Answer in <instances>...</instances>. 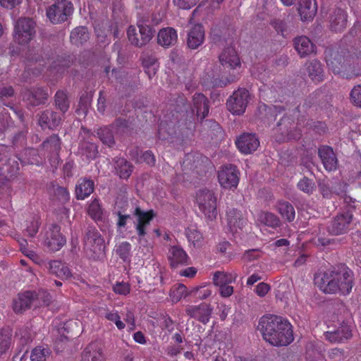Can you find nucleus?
<instances>
[{"mask_svg":"<svg viewBox=\"0 0 361 361\" xmlns=\"http://www.w3.org/2000/svg\"><path fill=\"white\" fill-rule=\"evenodd\" d=\"M354 274L348 267L333 268L315 274L314 283L325 294L349 295L354 286Z\"/></svg>","mask_w":361,"mask_h":361,"instance_id":"1","label":"nucleus"},{"mask_svg":"<svg viewBox=\"0 0 361 361\" xmlns=\"http://www.w3.org/2000/svg\"><path fill=\"white\" fill-rule=\"evenodd\" d=\"M257 328L264 340L273 346H287L294 340L291 324L281 316L264 315L260 318Z\"/></svg>","mask_w":361,"mask_h":361,"instance_id":"2","label":"nucleus"},{"mask_svg":"<svg viewBox=\"0 0 361 361\" xmlns=\"http://www.w3.org/2000/svg\"><path fill=\"white\" fill-rule=\"evenodd\" d=\"M104 240L98 230L89 226L84 238V250L90 259L98 260L105 254Z\"/></svg>","mask_w":361,"mask_h":361,"instance_id":"3","label":"nucleus"},{"mask_svg":"<svg viewBox=\"0 0 361 361\" xmlns=\"http://www.w3.org/2000/svg\"><path fill=\"white\" fill-rule=\"evenodd\" d=\"M74 7L69 0H56L46 9V16L54 25L68 20L73 15Z\"/></svg>","mask_w":361,"mask_h":361,"instance_id":"4","label":"nucleus"},{"mask_svg":"<svg viewBox=\"0 0 361 361\" xmlns=\"http://www.w3.org/2000/svg\"><path fill=\"white\" fill-rule=\"evenodd\" d=\"M216 202L217 198L212 190L204 188L196 193V203L208 220H214L217 216Z\"/></svg>","mask_w":361,"mask_h":361,"instance_id":"5","label":"nucleus"},{"mask_svg":"<svg viewBox=\"0 0 361 361\" xmlns=\"http://www.w3.org/2000/svg\"><path fill=\"white\" fill-rule=\"evenodd\" d=\"M36 34V22L31 18L22 17L16 23L13 37L19 44H27Z\"/></svg>","mask_w":361,"mask_h":361,"instance_id":"6","label":"nucleus"},{"mask_svg":"<svg viewBox=\"0 0 361 361\" xmlns=\"http://www.w3.org/2000/svg\"><path fill=\"white\" fill-rule=\"evenodd\" d=\"M219 185L225 190H234L240 180V171L233 164H226L220 167L217 173Z\"/></svg>","mask_w":361,"mask_h":361,"instance_id":"7","label":"nucleus"},{"mask_svg":"<svg viewBox=\"0 0 361 361\" xmlns=\"http://www.w3.org/2000/svg\"><path fill=\"white\" fill-rule=\"evenodd\" d=\"M305 120L303 118L298 119L295 124L293 121L286 116L278 123L279 130L281 131L283 136L282 140H300L302 136V130L300 127L304 125Z\"/></svg>","mask_w":361,"mask_h":361,"instance_id":"8","label":"nucleus"},{"mask_svg":"<svg viewBox=\"0 0 361 361\" xmlns=\"http://www.w3.org/2000/svg\"><path fill=\"white\" fill-rule=\"evenodd\" d=\"M44 243L52 252L59 251L66 243V238L61 233V227L56 224L48 226L44 232Z\"/></svg>","mask_w":361,"mask_h":361,"instance_id":"9","label":"nucleus"},{"mask_svg":"<svg viewBox=\"0 0 361 361\" xmlns=\"http://www.w3.org/2000/svg\"><path fill=\"white\" fill-rule=\"evenodd\" d=\"M140 38H135V27L130 25L127 30V35L131 44L142 47L150 42L154 35L155 30L150 25L146 24L138 25Z\"/></svg>","mask_w":361,"mask_h":361,"instance_id":"10","label":"nucleus"},{"mask_svg":"<svg viewBox=\"0 0 361 361\" xmlns=\"http://www.w3.org/2000/svg\"><path fill=\"white\" fill-rule=\"evenodd\" d=\"M250 93L244 88H239L235 91L228 99L226 105L229 111L233 114L240 115L246 109Z\"/></svg>","mask_w":361,"mask_h":361,"instance_id":"11","label":"nucleus"},{"mask_svg":"<svg viewBox=\"0 0 361 361\" xmlns=\"http://www.w3.org/2000/svg\"><path fill=\"white\" fill-rule=\"evenodd\" d=\"M75 60V57L73 54L57 56L56 59L54 56L49 57L47 59V61H44V59H35V61L39 63V66H45L48 64L47 69L51 73L56 72V73H62L66 68L73 63Z\"/></svg>","mask_w":361,"mask_h":361,"instance_id":"12","label":"nucleus"},{"mask_svg":"<svg viewBox=\"0 0 361 361\" xmlns=\"http://www.w3.org/2000/svg\"><path fill=\"white\" fill-rule=\"evenodd\" d=\"M353 214L350 212L338 214L327 227L328 232L334 235L346 233L350 228Z\"/></svg>","mask_w":361,"mask_h":361,"instance_id":"13","label":"nucleus"},{"mask_svg":"<svg viewBox=\"0 0 361 361\" xmlns=\"http://www.w3.org/2000/svg\"><path fill=\"white\" fill-rule=\"evenodd\" d=\"M212 311V307L210 304L207 302L188 305L185 308V314L187 316L204 324L209 322Z\"/></svg>","mask_w":361,"mask_h":361,"instance_id":"14","label":"nucleus"},{"mask_svg":"<svg viewBox=\"0 0 361 361\" xmlns=\"http://www.w3.org/2000/svg\"><path fill=\"white\" fill-rule=\"evenodd\" d=\"M235 145L242 154H249L257 150L259 141L255 134L243 133L237 138Z\"/></svg>","mask_w":361,"mask_h":361,"instance_id":"15","label":"nucleus"},{"mask_svg":"<svg viewBox=\"0 0 361 361\" xmlns=\"http://www.w3.org/2000/svg\"><path fill=\"white\" fill-rule=\"evenodd\" d=\"M348 14L342 8H335L329 14V27L334 32L343 31L347 25Z\"/></svg>","mask_w":361,"mask_h":361,"instance_id":"16","label":"nucleus"},{"mask_svg":"<svg viewBox=\"0 0 361 361\" xmlns=\"http://www.w3.org/2000/svg\"><path fill=\"white\" fill-rule=\"evenodd\" d=\"M318 154L327 171H335L337 169L338 159L332 147L322 145L318 148Z\"/></svg>","mask_w":361,"mask_h":361,"instance_id":"17","label":"nucleus"},{"mask_svg":"<svg viewBox=\"0 0 361 361\" xmlns=\"http://www.w3.org/2000/svg\"><path fill=\"white\" fill-rule=\"evenodd\" d=\"M94 30L99 42L105 43L107 36L113 32L114 36L118 37L117 27L109 20L95 21Z\"/></svg>","mask_w":361,"mask_h":361,"instance_id":"18","label":"nucleus"},{"mask_svg":"<svg viewBox=\"0 0 361 361\" xmlns=\"http://www.w3.org/2000/svg\"><path fill=\"white\" fill-rule=\"evenodd\" d=\"M219 61L224 68L236 70L241 66L237 51L233 47L226 48L219 56Z\"/></svg>","mask_w":361,"mask_h":361,"instance_id":"19","label":"nucleus"},{"mask_svg":"<svg viewBox=\"0 0 361 361\" xmlns=\"http://www.w3.org/2000/svg\"><path fill=\"white\" fill-rule=\"evenodd\" d=\"M169 261L171 268L175 269L188 265L190 264V257L182 247L174 245L169 250Z\"/></svg>","mask_w":361,"mask_h":361,"instance_id":"20","label":"nucleus"},{"mask_svg":"<svg viewBox=\"0 0 361 361\" xmlns=\"http://www.w3.org/2000/svg\"><path fill=\"white\" fill-rule=\"evenodd\" d=\"M134 214L137 217V224L135 227L137 233L140 238L144 237L147 233L146 227L149 225L155 214L152 209L145 212L140 207H136Z\"/></svg>","mask_w":361,"mask_h":361,"instance_id":"21","label":"nucleus"},{"mask_svg":"<svg viewBox=\"0 0 361 361\" xmlns=\"http://www.w3.org/2000/svg\"><path fill=\"white\" fill-rule=\"evenodd\" d=\"M228 226L231 231L237 233L238 230H243L247 224V219L243 217L240 210L232 208L226 212Z\"/></svg>","mask_w":361,"mask_h":361,"instance_id":"22","label":"nucleus"},{"mask_svg":"<svg viewBox=\"0 0 361 361\" xmlns=\"http://www.w3.org/2000/svg\"><path fill=\"white\" fill-rule=\"evenodd\" d=\"M101 344L97 341H94L88 344L83 350L81 355V361H104Z\"/></svg>","mask_w":361,"mask_h":361,"instance_id":"23","label":"nucleus"},{"mask_svg":"<svg viewBox=\"0 0 361 361\" xmlns=\"http://www.w3.org/2000/svg\"><path fill=\"white\" fill-rule=\"evenodd\" d=\"M204 41V29L201 24L195 25L188 32L187 45L191 49H196Z\"/></svg>","mask_w":361,"mask_h":361,"instance_id":"24","label":"nucleus"},{"mask_svg":"<svg viewBox=\"0 0 361 361\" xmlns=\"http://www.w3.org/2000/svg\"><path fill=\"white\" fill-rule=\"evenodd\" d=\"M61 121V117L58 113L46 110L39 115L38 123L43 130L54 129L60 125Z\"/></svg>","mask_w":361,"mask_h":361,"instance_id":"25","label":"nucleus"},{"mask_svg":"<svg viewBox=\"0 0 361 361\" xmlns=\"http://www.w3.org/2000/svg\"><path fill=\"white\" fill-rule=\"evenodd\" d=\"M193 109L191 114L193 115L195 110L197 118L202 121L209 114V101L202 93H196L192 98Z\"/></svg>","mask_w":361,"mask_h":361,"instance_id":"26","label":"nucleus"},{"mask_svg":"<svg viewBox=\"0 0 361 361\" xmlns=\"http://www.w3.org/2000/svg\"><path fill=\"white\" fill-rule=\"evenodd\" d=\"M294 48L300 57H305L315 52V45L306 36H299L293 40Z\"/></svg>","mask_w":361,"mask_h":361,"instance_id":"27","label":"nucleus"},{"mask_svg":"<svg viewBox=\"0 0 361 361\" xmlns=\"http://www.w3.org/2000/svg\"><path fill=\"white\" fill-rule=\"evenodd\" d=\"M97 314L111 323L115 324L118 330H123L126 324L121 321L118 312L114 309H110L106 305L99 307L97 310Z\"/></svg>","mask_w":361,"mask_h":361,"instance_id":"28","label":"nucleus"},{"mask_svg":"<svg viewBox=\"0 0 361 361\" xmlns=\"http://www.w3.org/2000/svg\"><path fill=\"white\" fill-rule=\"evenodd\" d=\"M178 40L176 30L170 27L162 28L157 35V43L164 47L169 48L176 44Z\"/></svg>","mask_w":361,"mask_h":361,"instance_id":"29","label":"nucleus"},{"mask_svg":"<svg viewBox=\"0 0 361 361\" xmlns=\"http://www.w3.org/2000/svg\"><path fill=\"white\" fill-rule=\"evenodd\" d=\"M94 190V183L90 178H81L78 180L75 185V197L83 200L88 197Z\"/></svg>","mask_w":361,"mask_h":361,"instance_id":"30","label":"nucleus"},{"mask_svg":"<svg viewBox=\"0 0 361 361\" xmlns=\"http://www.w3.org/2000/svg\"><path fill=\"white\" fill-rule=\"evenodd\" d=\"M36 293L34 291H25L18 294L17 299L13 301V310L16 313L22 312L30 308L32 302L35 300Z\"/></svg>","mask_w":361,"mask_h":361,"instance_id":"31","label":"nucleus"},{"mask_svg":"<svg viewBox=\"0 0 361 361\" xmlns=\"http://www.w3.org/2000/svg\"><path fill=\"white\" fill-rule=\"evenodd\" d=\"M298 10L302 21L312 20L317 11L316 0H300Z\"/></svg>","mask_w":361,"mask_h":361,"instance_id":"32","label":"nucleus"},{"mask_svg":"<svg viewBox=\"0 0 361 361\" xmlns=\"http://www.w3.org/2000/svg\"><path fill=\"white\" fill-rule=\"evenodd\" d=\"M327 66L334 73H339L343 63V57L333 48H328L324 52Z\"/></svg>","mask_w":361,"mask_h":361,"instance_id":"33","label":"nucleus"},{"mask_svg":"<svg viewBox=\"0 0 361 361\" xmlns=\"http://www.w3.org/2000/svg\"><path fill=\"white\" fill-rule=\"evenodd\" d=\"M49 193L52 201L64 204L70 200V193L65 187L59 185L55 182H51L49 187Z\"/></svg>","mask_w":361,"mask_h":361,"instance_id":"34","label":"nucleus"},{"mask_svg":"<svg viewBox=\"0 0 361 361\" xmlns=\"http://www.w3.org/2000/svg\"><path fill=\"white\" fill-rule=\"evenodd\" d=\"M14 344L12 331L9 329H0V358L7 355Z\"/></svg>","mask_w":361,"mask_h":361,"instance_id":"35","label":"nucleus"},{"mask_svg":"<svg viewBox=\"0 0 361 361\" xmlns=\"http://www.w3.org/2000/svg\"><path fill=\"white\" fill-rule=\"evenodd\" d=\"M49 273L61 279H68L72 276L69 267L61 261L53 260L49 263Z\"/></svg>","mask_w":361,"mask_h":361,"instance_id":"36","label":"nucleus"},{"mask_svg":"<svg viewBox=\"0 0 361 361\" xmlns=\"http://www.w3.org/2000/svg\"><path fill=\"white\" fill-rule=\"evenodd\" d=\"M24 98L29 102L30 105L35 106L45 102L48 98V93L43 88L35 87L27 91Z\"/></svg>","mask_w":361,"mask_h":361,"instance_id":"37","label":"nucleus"},{"mask_svg":"<svg viewBox=\"0 0 361 361\" xmlns=\"http://www.w3.org/2000/svg\"><path fill=\"white\" fill-rule=\"evenodd\" d=\"M352 336L348 326H342L334 331H326V338L331 343H341L350 338Z\"/></svg>","mask_w":361,"mask_h":361,"instance_id":"38","label":"nucleus"},{"mask_svg":"<svg viewBox=\"0 0 361 361\" xmlns=\"http://www.w3.org/2000/svg\"><path fill=\"white\" fill-rule=\"evenodd\" d=\"M115 169L116 174L123 179H128L133 169V166L123 157H116L114 159Z\"/></svg>","mask_w":361,"mask_h":361,"instance_id":"39","label":"nucleus"},{"mask_svg":"<svg viewBox=\"0 0 361 361\" xmlns=\"http://www.w3.org/2000/svg\"><path fill=\"white\" fill-rule=\"evenodd\" d=\"M90 39L87 28L85 26H79L73 29L70 35V40L72 44L79 46L83 44Z\"/></svg>","mask_w":361,"mask_h":361,"instance_id":"40","label":"nucleus"},{"mask_svg":"<svg viewBox=\"0 0 361 361\" xmlns=\"http://www.w3.org/2000/svg\"><path fill=\"white\" fill-rule=\"evenodd\" d=\"M276 207L283 219L288 222H292L295 219V209L290 202L284 200L278 201Z\"/></svg>","mask_w":361,"mask_h":361,"instance_id":"41","label":"nucleus"},{"mask_svg":"<svg viewBox=\"0 0 361 361\" xmlns=\"http://www.w3.org/2000/svg\"><path fill=\"white\" fill-rule=\"evenodd\" d=\"M79 150L82 156L85 157L88 161L96 159L99 154L97 145L90 141H81Z\"/></svg>","mask_w":361,"mask_h":361,"instance_id":"42","label":"nucleus"},{"mask_svg":"<svg viewBox=\"0 0 361 361\" xmlns=\"http://www.w3.org/2000/svg\"><path fill=\"white\" fill-rule=\"evenodd\" d=\"M113 129L114 126H109L99 128L97 131L99 140L109 147H112L115 144Z\"/></svg>","mask_w":361,"mask_h":361,"instance_id":"43","label":"nucleus"},{"mask_svg":"<svg viewBox=\"0 0 361 361\" xmlns=\"http://www.w3.org/2000/svg\"><path fill=\"white\" fill-rule=\"evenodd\" d=\"M172 123V121H170L169 123L166 121H161L160 123L157 133V137L159 140L168 141L169 142H173L172 139L175 131L171 128Z\"/></svg>","mask_w":361,"mask_h":361,"instance_id":"44","label":"nucleus"},{"mask_svg":"<svg viewBox=\"0 0 361 361\" xmlns=\"http://www.w3.org/2000/svg\"><path fill=\"white\" fill-rule=\"evenodd\" d=\"M236 278L237 274L235 273L216 271L214 274L213 282L215 286L219 287L234 282Z\"/></svg>","mask_w":361,"mask_h":361,"instance_id":"45","label":"nucleus"},{"mask_svg":"<svg viewBox=\"0 0 361 361\" xmlns=\"http://www.w3.org/2000/svg\"><path fill=\"white\" fill-rule=\"evenodd\" d=\"M308 75L314 82L323 80V71L320 62L317 60L310 61L307 67Z\"/></svg>","mask_w":361,"mask_h":361,"instance_id":"46","label":"nucleus"},{"mask_svg":"<svg viewBox=\"0 0 361 361\" xmlns=\"http://www.w3.org/2000/svg\"><path fill=\"white\" fill-rule=\"evenodd\" d=\"M61 139L56 134L48 137L42 144L43 149L51 153H58L61 149Z\"/></svg>","mask_w":361,"mask_h":361,"instance_id":"47","label":"nucleus"},{"mask_svg":"<svg viewBox=\"0 0 361 361\" xmlns=\"http://www.w3.org/2000/svg\"><path fill=\"white\" fill-rule=\"evenodd\" d=\"M41 226L40 218L38 216H31L25 221V231L26 235L30 238L35 237L39 231Z\"/></svg>","mask_w":361,"mask_h":361,"instance_id":"48","label":"nucleus"},{"mask_svg":"<svg viewBox=\"0 0 361 361\" xmlns=\"http://www.w3.org/2000/svg\"><path fill=\"white\" fill-rule=\"evenodd\" d=\"M259 220L264 224L274 228L279 227L281 224L279 218L269 212H262L259 214Z\"/></svg>","mask_w":361,"mask_h":361,"instance_id":"49","label":"nucleus"},{"mask_svg":"<svg viewBox=\"0 0 361 361\" xmlns=\"http://www.w3.org/2000/svg\"><path fill=\"white\" fill-rule=\"evenodd\" d=\"M187 287L182 284L178 283L172 286L170 290L169 297L173 303L179 302L183 296H186Z\"/></svg>","mask_w":361,"mask_h":361,"instance_id":"50","label":"nucleus"},{"mask_svg":"<svg viewBox=\"0 0 361 361\" xmlns=\"http://www.w3.org/2000/svg\"><path fill=\"white\" fill-rule=\"evenodd\" d=\"M55 104L57 108L63 113H66L70 106V102L67 94L62 90H59L55 94Z\"/></svg>","mask_w":361,"mask_h":361,"instance_id":"51","label":"nucleus"},{"mask_svg":"<svg viewBox=\"0 0 361 361\" xmlns=\"http://www.w3.org/2000/svg\"><path fill=\"white\" fill-rule=\"evenodd\" d=\"M87 213L95 221L102 219L103 212L99 199L94 198L91 202L87 209Z\"/></svg>","mask_w":361,"mask_h":361,"instance_id":"52","label":"nucleus"},{"mask_svg":"<svg viewBox=\"0 0 361 361\" xmlns=\"http://www.w3.org/2000/svg\"><path fill=\"white\" fill-rule=\"evenodd\" d=\"M131 245L127 241L122 242L116 247V253L123 261H129L130 258Z\"/></svg>","mask_w":361,"mask_h":361,"instance_id":"53","label":"nucleus"},{"mask_svg":"<svg viewBox=\"0 0 361 361\" xmlns=\"http://www.w3.org/2000/svg\"><path fill=\"white\" fill-rule=\"evenodd\" d=\"M49 355V348L37 346L31 352L30 360L31 361H46Z\"/></svg>","mask_w":361,"mask_h":361,"instance_id":"54","label":"nucleus"},{"mask_svg":"<svg viewBox=\"0 0 361 361\" xmlns=\"http://www.w3.org/2000/svg\"><path fill=\"white\" fill-rule=\"evenodd\" d=\"M186 235L189 242L194 246H200L203 239L202 234L195 228H189L186 231Z\"/></svg>","mask_w":361,"mask_h":361,"instance_id":"55","label":"nucleus"},{"mask_svg":"<svg viewBox=\"0 0 361 361\" xmlns=\"http://www.w3.org/2000/svg\"><path fill=\"white\" fill-rule=\"evenodd\" d=\"M298 188L307 194H312L315 190V183L313 180L304 177L298 183Z\"/></svg>","mask_w":361,"mask_h":361,"instance_id":"56","label":"nucleus"},{"mask_svg":"<svg viewBox=\"0 0 361 361\" xmlns=\"http://www.w3.org/2000/svg\"><path fill=\"white\" fill-rule=\"evenodd\" d=\"M346 357L345 351L337 348L329 350L327 355L329 361H344Z\"/></svg>","mask_w":361,"mask_h":361,"instance_id":"57","label":"nucleus"},{"mask_svg":"<svg viewBox=\"0 0 361 361\" xmlns=\"http://www.w3.org/2000/svg\"><path fill=\"white\" fill-rule=\"evenodd\" d=\"M35 299L39 300V305L41 306H49L51 302L50 293L44 290H39L38 293H36Z\"/></svg>","mask_w":361,"mask_h":361,"instance_id":"58","label":"nucleus"},{"mask_svg":"<svg viewBox=\"0 0 361 361\" xmlns=\"http://www.w3.org/2000/svg\"><path fill=\"white\" fill-rule=\"evenodd\" d=\"M113 290L116 294L127 295L130 292V285L128 282H116Z\"/></svg>","mask_w":361,"mask_h":361,"instance_id":"59","label":"nucleus"},{"mask_svg":"<svg viewBox=\"0 0 361 361\" xmlns=\"http://www.w3.org/2000/svg\"><path fill=\"white\" fill-rule=\"evenodd\" d=\"M350 99L352 103L361 107V84L355 86L350 92Z\"/></svg>","mask_w":361,"mask_h":361,"instance_id":"60","label":"nucleus"},{"mask_svg":"<svg viewBox=\"0 0 361 361\" xmlns=\"http://www.w3.org/2000/svg\"><path fill=\"white\" fill-rule=\"evenodd\" d=\"M273 27L278 32V34L281 35L283 37H286L287 35V26L284 21L275 19L271 23Z\"/></svg>","mask_w":361,"mask_h":361,"instance_id":"61","label":"nucleus"},{"mask_svg":"<svg viewBox=\"0 0 361 361\" xmlns=\"http://www.w3.org/2000/svg\"><path fill=\"white\" fill-rule=\"evenodd\" d=\"M262 255V251L259 249H251L245 251L243 259L246 262H251L259 258Z\"/></svg>","mask_w":361,"mask_h":361,"instance_id":"62","label":"nucleus"},{"mask_svg":"<svg viewBox=\"0 0 361 361\" xmlns=\"http://www.w3.org/2000/svg\"><path fill=\"white\" fill-rule=\"evenodd\" d=\"M198 0H173L175 6L181 9H190L196 5Z\"/></svg>","mask_w":361,"mask_h":361,"instance_id":"63","label":"nucleus"},{"mask_svg":"<svg viewBox=\"0 0 361 361\" xmlns=\"http://www.w3.org/2000/svg\"><path fill=\"white\" fill-rule=\"evenodd\" d=\"M127 73L124 71L113 69L111 71V77L114 78L116 82L123 84L127 82Z\"/></svg>","mask_w":361,"mask_h":361,"instance_id":"64","label":"nucleus"}]
</instances>
